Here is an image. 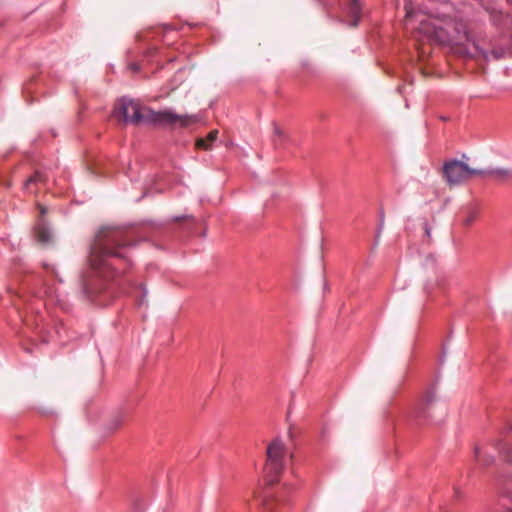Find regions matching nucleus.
Segmentation results:
<instances>
[{"instance_id": "nucleus-16", "label": "nucleus", "mask_w": 512, "mask_h": 512, "mask_svg": "<svg viewBox=\"0 0 512 512\" xmlns=\"http://www.w3.org/2000/svg\"><path fill=\"white\" fill-rule=\"evenodd\" d=\"M430 46L422 44L420 47H418V57L421 62L425 60V57L430 54Z\"/></svg>"}, {"instance_id": "nucleus-15", "label": "nucleus", "mask_w": 512, "mask_h": 512, "mask_svg": "<svg viewBox=\"0 0 512 512\" xmlns=\"http://www.w3.org/2000/svg\"><path fill=\"white\" fill-rule=\"evenodd\" d=\"M474 457H475V460L479 464L484 465V466L489 465L492 462L491 457H486V456L481 455V451L478 447H475V449H474Z\"/></svg>"}, {"instance_id": "nucleus-14", "label": "nucleus", "mask_w": 512, "mask_h": 512, "mask_svg": "<svg viewBox=\"0 0 512 512\" xmlns=\"http://www.w3.org/2000/svg\"><path fill=\"white\" fill-rule=\"evenodd\" d=\"M274 502L276 500L273 498L272 494L268 491L265 492V495L261 499V505L266 511H269L273 508Z\"/></svg>"}, {"instance_id": "nucleus-13", "label": "nucleus", "mask_w": 512, "mask_h": 512, "mask_svg": "<svg viewBox=\"0 0 512 512\" xmlns=\"http://www.w3.org/2000/svg\"><path fill=\"white\" fill-rule=\"evenodd\" d=\"M124 422V416L123 414L119 413V414H116L114 415L109 424H108V428L110 431H116L118 428L121 427V425L123 424Z\"/></svg>"}, {"instance_id": "nucleus-17", "label": "nucleus", "mask_w": 512, "mask_h": 512, "mask_svg": "<svg viewBox=\"0 0 512 512\" xmlns=\"http://www.w3.org/2000/svg\"><path fill=\"white\" fill-rule=\"evenodd\" d=\"M476 218H477V212L474 210H470V211H468L467 215L465 216V218L463 220V224L465 226H470V225H472V223L475 221Z\"/></svg>"}, {"instance_id": "nucleus-3", "label": "nucleus", "mask_w": 512, "mask_h": 512, "mask_svg": "<svg viewBox=\"0 0 512 512\" xmlns=\"http://www.w3.org/2000/svg\"><path fill=\"white\" fill-rule=\"evenodd\" d=\"M114 118L119 123L139 125L148 123L174 128L179 126L187 128L200 121L198 115H178L170 110L154 111L148 107H142L138 102L121 98L117 101L114 111Z\"/></svg>"}, {"instance_id": "nucleus-6", "label": "nucleus", "mask_w": 512, "mask_h": 512, "mask_svg": "<svg viewBox=\"0 0 512 512\" xmlns=\"http://www.w3.org/2000/svg\"><path fill=\"white\" fill-rule=\"evenodd\" d=\"M436 398V392L433 388L427 390L424 393L421 402L419 403L418 407L415 410V416L418 418L425 417L426 409L436 401Z\"/></svg>"}, {"instance_id": "nucleus-11", "label": "nucleus", "mask_w": 512, "mask_h": 512, "mask_svg": "<svg viewBox=\"0 0 512 512\" xmlns=\"http://www.w3.org/2000/svg\"><path fill=\"white\" fill-rule=\"evenodd\" d=\"M45 181V178L44 176L39 173V172H36L34 173L32 176H30L25 184H24V188L29 191V192H33L34 190L32 189V186L34 184H37V183H40V182H44Z\"/></svg>"}, {"instance_id": "nucleus-8", "label": "nucleus", "mask_w": 512, "mask_h": 512, "mask_svg": "<svg viewBox=\"0 0 512 512\" xmlns=\"http://www.w3.org/2000/svg\"><path fill=\"white\" fill-rule=\"evenodd\" d=\"M348 18L346 19V22L350 25L355 27L358 23V20L360 19L361 14V5L360 2H348L347 8H346Z\"/></svg>"}, {"instance_id": "nucleus-5", "label": "nucleus", "mask_w": 512, "mask_h": 512, "mask_svg": "<svg viewBox=\"0 0 512 512\" xmlns=\"http://www.w3.org/2000/svg\"><path fill=\"white\" fill-rule=\"evenodd\" d=\"M484 173L483 169L469 166L467 163L457 159L446 161L442 168L443 178L449 187L463 184L472 177L481 176Z\"/></svg>"}, {"instance_id": "nucleus-7", "label": "nucleus", "mask_w": 512, "mask_h": 512, "mask_svg": "<svg viewBox=\"0 0 512 512\" xmlns=\"http://www.w3.org/2000/svg\"><path fill=\"white\" fill-rule=\"evenodd\" d=\"M481 176H487L498 182H507L512 180V168H496L491 170H484Z\"/></svg>"}, {"instance_id": "nucleus-12", "label": "nucleus", "mask_w": 512, "mask_h": 512, "mask_svg": "<svg viewBox=\"0 0 512 512\" xmlns=\"http://www.w3.org/2000/svg\"><path fill=\"white\" fill-rule=\"evenodd\" d=\"M37 241L42 244H48L51 241V234L45 227L39 226L36 229Z\"/></svg>"}, {"instance_id": "nucleus-19", "label": "nucleus", "mask_w": 512, "mask_h": 512, "mask_svg": "<svg viewBox=\"0 0 512 512\" xmlns=\"http://www.w3.org/2000/svg\"><path fill=\"white\" fill-rule=\"evenodd\" d=\"M39 209H40V213H41L42 215H44V214L46 213V208H45V207H43L42 205H39Z\"/></svg>"}, {"instance_id": "nucleus-4", "label": "nucleus", "mask_w": 512, "mask_h": 512, "mask_svg": "<svg viewBox=\"0 0 512 512\" xmlns=\"http://www.w3.org/2000/svg\"><path fill=\"white\" fill-rule=\"evenodd\" d=\"M288 453L284 442L276 438L266 450L265 474L269 484L276 482L285 467V460Z\"/></svg>"}, {"instance_id": "nucleus-10", "label": "nucleus", "mask_w": 512, "mask_h": 512, "mask_svg": "<svg viewBox=\"0 0 512 512\" xmlns=\"http://www.w3.org/2000/svg\"><path fill=\"white\" fill-rule=\"evenodd\" d=\"M218 130H212L208 133L205 138H197L195 142V147L197 149L202 150H210L212 148L213 143L218 138Z\"/></svg>"}, {"instance_id": "nucleus-9", "label": "nucleus", "mask_w": 512, "mask_h": 512, "mask_svg": "<svg viewBox=\"0 0 512 512\" xmlns=\"http://www.w3.org/2000/svg\"><path fill=\"white\" fill-rule=\"evenodd\" d=\"M272 126V136L271 140L275 147H281L288 140V135L286 132L275 122L271 124Z\"/></svg>"}, {"instance_id": "nucleus-20", "label": "nucleus", "mask_w": 512, "mask_h": 512, "mask_svg": "<svg viewBox=\"0 0 512 512\" xmlns=\"http://www.w3.org/2000/svg\"><path fill=\"white\" fill-rule=\"evenodd\" d=\"M507 457H508V460L512 462V458H510L509 456H507Z\"/></svg>"}, {"instance_id": "nucleus-1", "label": "nucleus", "mask_w": 512, "mask_h": 512, "mask_svg": "<svg viewBox=\"0 0 512 512\" xmlns=\"http://www.w3.org/2000/svg\"><path fill=\"white\" fill-rule=\"evenodd\" d=\"M129 230L119 226H102L94 239L89 255V269L81 276L82 292L92 297L98 290V278H107L111 260L124 257L122 249L131 245Z\"/></svg>"}, {"instance_id": "nucleus-2", "label": "nucleus", "mask_w": 512, "mask_h": 512, "mask_svg": "<svg viewBox=\"0 0 512 512\" xmlns=\"http://www.w3.org/2000/svg\"><path fill=\"white\" fill-rule=\"evenodd\" d=\"M406 18L416 19L420 29L424 31L430 40H434L459 56L488 61V54L482 49L463 19L445 17L439 24L427 22L421 13L415 12L413 2L405 5Z\"/></svg>"}, {"instance_id": "nucleus-18", "label": "nucleus", "mask_w": 512, "mask_h": 512, "mask_svg": "<svg viewBox=\"0 0 512 512\" xmlns=\"http://www.w3.org/2000/svg\"><path fill=\"white\" fill-rule=\"evenodd\" d=\"M505 54H506V51L502 48L492 50V56L495 60H499V59L503 58L505 56Z\"/></svg>"}]
</instances>
